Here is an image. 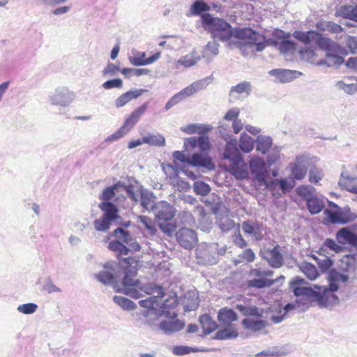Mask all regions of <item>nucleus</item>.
I'll list each match as a JSON object with an SVG mask.
<instances>
[{
  "instance_id": "2eb2a0df",
  "label": "nucleus",
  "mask_w": 357,
  "mask_h": 357,
  "mask_svg": "<svg viewBox=\"0 0 357 357\" xmlns=\"http://www.w3.org/2000/svg\"><path fill=\"white\" fill-rule=\"evenodd\" d=\"M178 243L185 249L192 248L197 242L195 231L191 229L182 227L176 234Z\"/></svg>"
},
{
  "instance_id": "3c124183",
  "label": "nucleus",
  "mask_w": 357,
  "mask_h": 357,
  "mask_svg": "<svg viewBox=\"0 0 357 357\" xmlns=\"http://www.w3.org/2000/svg\"><path fill=\"white\" fill-rule=\"evenodd\" d=\"M119 186H120V184L116 183L105 188L100 197V199L104 202H109L116 195V193L119 192Z\"/></svg>"
},
{
  "instance_id": "6e6d98bb",
  "label": "nucleus",
  "mask_w": 357,
  "mask_h": 357,
  "mask_svg": "<svg viewBox=\"0 0 357 357\" xmlns=\"http://www.w3.org/2000/svg\"><path fill=\"white\" fill-rule=\"evenodd\" d=\"M113 236L119 239H121L126 245L132 241L133 238L128 231L121 227L116 228L113 231Z\"/></svg>"
},
{
  "instance_id": "0eeeda50",
  "label": "nucleus",
  "mask_w": 357,
  "mask_h": 357,
  "mask_svg": "<svg viewBox=\"0 0 357 357\" xmlns=\"http://www.w3.org/2000/svg\"><path fill=\"white\" fill-rule=\"evenodd\" d=\"M148 108V102H145L135 109L125 120L123 125L116 132L108 136L105 141L108 142H115L126 135L139 121L140 117L145 113Z\"/></svg>"
},
{
  "instance_id": "f257e3e1",
  "label": "nucleus",
  "mask_w": 357,
  "mask_h": 357,
  "mask_svg": "<svg viewBox=\"0 0 357 357\" xmlns=\"http://www.w3.org/2000/svg\"><path fill=\"white\" fill-rule=\"evenodd\" d=\"M202 25L210 33L213 40L226 42L235 38L229 45L238 48L243 56H248L255 52H262L267 46L266 37L250 27L232 28L225 19L213 17L210 13L202 15Z\"/></svg>"
},
{
  "instance_id": "4468645a",
  "label": "nucleus",
  "mask_w": 357,
  "mask_h": 357,
  "mask_svg": "<svg viewBox=\"0 0 357 357\" xmlns=\"http://www.w3.org/2000/svg\"><path fill=\"white\" fill-rule=\"evenodd\" d=\"M158 221L167 222L173 219L176 211L174 208L165 201H160L155 203L153 211Z\"/></svg>"
},
{
  "instance_id": "e2e57ef3",
  "label": "nucleus",
  "mask_w": 357,
  "mask_h": 357,
  "mask_svg": "<svg viewBox=\"0 0 357 357\" xmlns=\"http://www.w3.org/2000/svg\"><path fill=\"white\" fill-rule=\"evenodd\" d=\"M274 283V280H267L264 278H255L250 280L249 285L252 287L259 289L270 287Z\"/></svg>"
},
{
  "instance_id": "09e8293b",
  "label": "nucleus",
  "mask_w": 357,
  "mask_h": 357,
  "mask_svg": "<svg viewBox=\"0 0 357 357\" xmlns=\"http://www.w3.org/2000/svg\"><path fill=\"white\" fill-rule=\"evenodd\" d=\"M239 147L244 153L250 152L254 148L252 138L246 133L242 134L239 140Z\"/></svg>"
},
{
  "instance_id": "79ce46f5",
  "label": "nucleus",
  "mask_w": 357,
  "mask_h": 357,
  "mask_svg": "<svg viewBox=\"0 0 357 357\" xmlns=\"http://www.w3.org/2000/svg\"><path fill=\"white\" fill-rule=\"evenodd\" d=\"M266 186L271 190H273L274 188L278 186L283 193L289 192L294 188V185L284 178L274 179L269 183H267Z\"/></svg>"
},
{
  "instance_id": "c756f323",
  "label": "nucleus",
  "mask_w": 357,
  "mask_h": 357,
  "mask_svg": "<svg viewBox=\"0 0 357 357\" xmlns=\"http://www.w3.org/2000/svg\"><path fill=\"white\" fill-rule=\"evenodd\" d=\"M153 193L146 189L140 190V204L147 211L152 212L155 206Z\"/></svg>"
},
{
  "instance_id": "6e6552de",
  "label": "nucleus",
  "mask_w": 357,
  "mask_h": 357,
  "mask_svg": "<svg viewBox=\"0 0 357 357\" xmlns=\"http://www.w3.org/2000/svg\"><path fill=\"white\" fill-rule=\"evenodd\" d=\"M340 274V273L335 269H331L328 275V286H319L328 307L339 303V298L335 292L339 289L337 282H339Z\"/></svg>"
},
{
  "instance_id": "6ab92c4d",
  "label": "nucleus",
  "mask_w": 357,
  "mask_h": 357,
  "mask_svg": "<svg viewBox=\"0 0 357 357\" xmlns=\"http://www.w3.org/2000/svg\"><path fill=\"white\" fill-rule=\"evenodd\" d=\"M261 257L266 259L271 266L280 268L283 264V257L280 251V246L276 245L271 250H266L261 252Z\"/></svg>"
},
{
  "instance_id": "052dcab7",
  "label": "nucleus",
  "mask_w": 357,
  "mask_h": 357,
  "mask_svg": "<svg viewBox=\"0 0 357 357\" xmlns=\"http://www.w3.org/2000/svg\"><path fill=\"white\" fill-rule=\"evenodd\" d=\"M193 189L197 195L205 196L208 195L211 190L210 186L203 181H196L194 183Z\"/></svg>"
},
{
  "instance_id": "72a5a7b5",
  "label": "nucleus",
  "mask_w": 357,
  "mask_h": 357,
  "mask_svg": "<svg viewBox=\"0 0 357 357\" xmlns=\"http://www.w3.org/2000/svg\"><path fill=\"white\" fill-rule=\"evenodd\" d=\"M210 10V6L202 1H195L186 13L187 17L202 15Z\"/></svg>"
},
{
  "instance_id": "f8f14e48",
  "label": "nucleus",
  "mask_w": 357,
  "mask_h": 357,
  "mask_svg": "<svg viewBox=\"0 0 357 357\" xmlns=\"http://www.w3.org/2000/svg\"><path fill=\"white\" fill-rule=\"evenodd\" d=\"M213 213L215 215L216 222L219 228L224 232H227L235 226V222L229 217V211L225 206H214Z\"/></svg>"
},
{
  "instance_id": "680f3d73",
  "label": "nucleus",
  "mask_w": 357,
  "mask_h": 357,
  "mask_svg": "<svg viewBox=\"0 0 357 357\" xmlns=\"http://www.w3.org/2000/svg\"><path fill=\"white\" fill-rule=\"evenodd\" d=\"M112 221L102 216L93 222L95 229L99 231H107L111 225Z\"/></svg>"
},
{
  "instance_id": "a878e982",
  "label": "nucleus",
  "mask_w": 357,
  "mask_h": 357,
  "mask_svg": "<svg viewBox=\"0 0 357 357\" xmlns=\"http://www.w3.org/2000/svg\"><path fill=\"white\" fill-rule=\"evenodd\" d=\"M160 57V52H158L151 56L146 59L145 52H139L137 56H130V63L135 66H146L154 63Z\"/></svg>"
},
{
  "instance_id": "39448f33",
  "label": "nucleus",
  "mask_w": 357,
  "mask_h": 357,
  "mask_svg": "<svg viewBox=\"0 0 357 357\" xmlns=\"http://www.w3.org/2000/svg\"><path fill=\"white\" fill-rule=\"evenodd\" d=\"M122 271L124 274L122 280L123 288L117 291L134 298H139L141 294L138 289L142 290V285L141 282L135 278L137 268L134 266L129 265Z\"/></svg>"
},
{
  "instance_id": "9b49d317",
  "label": "nucleus",
  "mask_w": 357,
  "mask_h": 357,
  "mask_svg": "<svg viewBox=\"0 0 357 357\" xmlns=\"http://www.w3.org/2000/svg\"><path fill=\"white\" fill-rule=\"evenodd\" d=\"M336 241L341 245H357V224L340 229L335 234Z\"/></svg>"
},
{
  "instance_id": "c85d7f7f",
  "label": "nucleus",
  "mask_w": 357,
  "mask_h": 357,
  "mask_svg": "<svg viewBox=\"0 0 357 357\" xmlns=\"http://www.w3.org/2000/svg\"><path fill=\"white\" fill-rule=\"evenodd\" d=\"M335 16L357 22V5H344L341 6L336 10Z\"/></svg>"
},
{
  "instance_id": "2f4dec72",
  "label": "nucleus",
  "mask_w": 357,
  "mask_h": 357,
  "mask_svg": "<svg viewBox=\"0 0 357 357\" xmlns=\"http://www.w3.org/2000/svg\"><path fill=\"white\" fill-rule=\"evenodd\" d=\"M282 37L284 39L280 43H276L275 45L277 46L278 49L279 50L281 54H293L296 50V43L292 40L287 39L289 37V33H287L286 35L284 32H282Z\"/></svg>"
},
{
  "instance_id": "393cba45",
  "label": "nucleus",
  "mask_w": 357,
  "mask_h": 357,
  "mask_svg": "<svg viewBox=\"0 0 357 357\" xmlns=\"http://www.w3.org/2000/svg\"><path fill=\"white\" fill-rule=\"evenodd\" d=\"M184 326L185 322L177 319H172L169 321H162L159 324V328L167 335L178 332L182 330Z\"/></svg>"
},
{
  "instance_id": "5fc2aeb1",
  "label": "nucleus",
  "mask_w": 357,
  "mask_h": 357,
  "mask_svg": "<svg viewBox=\"0 0 357 357\" xmlns=\"http://www.w3.org/2000/svg\"><path fill=\"white\" fill-rule=\"evenodd\" d=\"M255 259V254L253 250L250 248H248L244 250L239 255L238 259H236L234 263L236 265L243 262V261H245L248 263H251L254 261Z\"/></svg>"
},
{
  "instance_id": "4be33fe9",
  "label": "nucleus",
  "mask_w": 357,
  "mask_h": 357,
  "mask_svg": "<svg viewBox=\"0 0 357 357\" xmlns=\"http://www.w3.org/2000/svg\"><path fill=\"white\" fill-rule=\"evenodd\" d=\"M178 302L177 298L175 296L170 297L166 299L164 302L159 303V312L158 313L160 316H164L167 318L174 319L176 317L177 314L172 311L177 306Z\"/></svg>"
},
{
  "instance_id": "c9c22d12",
  "label": "nucleus",
  "mask_w": 357,
  "mask_h": 357,
  "mask_svg": "<svg viewBox=\"0 0 357 357\" xmlns=\"http://www.w3.org/2000/svg\"><path fill=\"white\" fill-rule=\"evenodd\" d=\"M307 207L312 215L320 213L325 207L323 199L319 198L317 195L312 198L307 199Z\"/></svg>"
},
{
  "instance_id": "de8ad7c7",
  "label": "nucleus",
  "mask_w": 357,
  "mask_h": 357,
  "mask_svg": "<svg viewBox=\"0 0 357 357\" xmlns=\"http://www.w3.org/2000/svg\"><path fill=\"white\" fill-rule=\"evenodd\" d=\"M325 249H329L335 253H341L344 251V248L342 245L337 243L335 240L332 238H326L323 243L320 251L324 252Z\"/></svg>"
},
{
  "instance_id": "f03ea898",
  "label": "nucleus",
  "mask_w": 357,
  "mask_h": 357,
  "mask_svg": "<svg viewBox=\"0 0 357 357\" xmlns=\"http://www.w3.org/2000/svg\"><path fill=\"white\" fill-rule=\"evenodd\" d=\"M305 283V280L300 277H296L290 281L289 287L292 289L294 294L296 297L312 298V301H316L317 304L319 307H328V306L319 286L314 285L313 287H301V285L304 284Z\"/></svg>"
},
{
  "instance_id": "0e129e2a",
  "label": "nucleus",
  "mask_w": 357,
  "mask_h": 357,
  "mask_svg": "<svg viewBox=\"0 0 357 357\" xmlns=\"http://www.w3.org/2000/svg\"><path fill=\"white\" fill-rule=\"evenodd\" d=\"M200 59L199 56H196L194 52H192L190 55H186L185 56L182 57L178 63L185 67H190L194 66L197 63V61Z\"/></svg>"
},
{
  "instance_id": "ea45409f",
  "label": "nucleus",
  "mask_w": 357,
  "mask_h": 357,
  "mask_svg": "<svg viewBox=\"0 0 357 357\" xmlns=\"http://www.w3.org/2000/svg\"><path fill=\"white\" fill-rule=\"evenodd\" d=\"M218 40L209 41L204 47L205 50L203 52L202 56L208 61H210L213 57L216 56L219 54V44L217 43Z\"/></svg>"
},
{
  "instance_id": "9d476101",
  "label": "nucleus",
  "mask_w": 357,
  "mask_h": 357,
  "mask_svg": "<svg viewBox=\"0 0 357 357\" xmlns=\"http://www.w3.org/2000/svg\"><path fill=\"white\" fill-rule=\"evenodd\" d=\"M249 169L255 181L260 184L267 185L268 170L266 163L262 158L259 156L251 158L249 162Z\"/></svg>"
},
{
  "instance_id": "5701e85b",
  "label": "nucleus",
  "mask_w": 357,
  "mask_h": 357,
  "mask_svg": "<svg viewBox=\"0 0 357 357\" xmlns=\"http://www.w3.org/2000/svg\"><path fill=\"white\" fill-rule=\"evenodd\" d=\"M303 161L304 157L298 156L296 161L290 164L291 176L293 179L301 180L305 176L307 167Z\"/></svg>"
},
{
  "instance_id": "473e14b6",
  "label": "nucleus",
  "mask_w": 357,
  "mask_h": 357,
  "mask_svg": "<svg viewBox=\"0 0 357 357\" xmlns=\"http://www.w3.org/2000/svg\"><path fill=\"white\" fill-rule=\"evenodd\" d=\"M99 208L104 212L102 216L112 222L119 218L117 207L109 202H103L100 203L99 204Z\"/></svg>"
},
{
  "instance_id": "13d9d810",
  "label": "nucleus",
  "mask_w": 357,
  "mask_h": 357,
  "mask_svg": "<svg viewBox=\"0 0 357 357\" xmlns=\"http://www.w3.org/2000/svg\"><path fill=\"white\" fill-rule=\"evenodd\" d=\"M108 248L123 255H127L129 248L119 241H112L108 245Z\"/></svg>"
},
{
  "instance_id": "a18cd8bd",
  "label": "nucleus",
  "mask_w": 357,
  "mask_h": 357,
  "mask_svg": "<svg viewBox=\"0 0 357 357\" xmlns=\"http://www.w3.org/2000/svg\"><path fill=\"white\" fill-rule=\"evenodd\" d=\"M242 324L245 328L257 332L265 327L266 322L261 319L246 318L242 321Z\"/></svg>"
},
{
  "instance_id": "69168bd1",
  "label": "nucleus",
  "mask_w": 357,
  "mask_h": 357,
  "mask_svg": "<svg viewBox=\"0 0 357 357\" xmlns=\"http://www.w3.org/2000/svg\"><path fill=\"white\" fill-rule=\"evenodd\" d=\"M138 220L141 223L144 225V226L147 229L149 234L151 235H155L156 232V229L155 227V225L153 222L152 220L144 215H139L138 217Z\"/></svg>"
},
{
  "instance_id": "49530a36",
  "label": "nucleus",
  "mask_w": 357,
  "mask_h": 357,
  "mask_svg": "<svg viewBox=\"0 0 357 357\" xmlns=\"http://www.w3.org/2000/svg\"><path fill=\"white\" fill-rule=\"evenodd\" d=\"M300 269L311 280H315L319 275L317 268L310 263H302L300 266Z\"/></svg>"
},
{
  "instance_id": "423d86ee",
  "label": "nucleus",
  "mask_w": 357,
  "mask_h": 357,
  "mask_svg": "<svg viewBox=\"0 0 357 357\" xmlns=\"http://www.w3.org/2000/svg\"><path fill=\"white\" fill-rule=\"evenodd\" d=\"M148 108V102H145L135 109L125 120L123 125L116 132L108 136L105 141L108 142H115L126 135L139 121L140 117L145 113Z\"/></svg>"
},
{
  "instance_id": "b1692460",
  "label": "nucleus",
  "mask_w": 357,
  "mask_h": 357,
  "mask_svg": "<svg viewBox=\"0 0 357 357\" xmlns=\"http://www.w3.org/2000/svg\"><path fill=\"white\" fill-rule=\"evenodd\" d=\"M146 91V89H131L118 97L114 101V105L116 108L123 107L132 100L137 98Z\"/></svg>"
},
{
  "instance_id": "412c9836",
  "label": "nucleus",
  "mask_w": 357,
  "mask_h": 357,
  "mask_svg": "<svg viewBox=\"0 0 357 357\" xmlns=\"http://www.w3.org/2000/svg\"><path fill=\"white\" fill-rule=\"evenodd\" d=\"M118 184H120V186H119V192H124L130 199L135 203L138 202L136 192L138 190L139 186L137 180L133 178H129L128 183L119 181Z\"/></svg>"
},
{
  "instance_id": "8fccbe9b",
  "label": "nucleus",
  "mask_w": 357,
  "mask_h": 357,
  "mask_svg": "<svg viewBox=\"0 0 357 357\" xmlns=\"http://www.w3.org/2000/svg\"><path fill=\"white\" fill-rule=\"evenodd\" d=\"M296 192L298 196L303 198L306 202L307 199L316 195L315 188L312 185H301L296 188Z\"/></svg>"
},
{
  "instance_id": "dca6fc26",
  "label": "nucleus",
  "mask_w": 357,
  "mask_h": 357,
  "mask_svg": "<svg viewBox=\"0 0 357 357\" xmlns=\"http://www.w3.org/2000/svg\"><path fill=\"white\" fill-rule=\"evenodd\" d=\"M325 213L328 214L331 222L333 224H347L357 219V215L352 213L349 207L344 208L342 211L331 212L326 209Z\"/></svg>"
},
{
  "instance_id": "774afa93",
  "label": "nucleus",
  "mask_w": 357,
  "mask_h": 357,
  "mask_svg": "<svg viewBox=\"0 0 357 357\" xmlns=\"http://www.w3.org/2000/svg\"><path fill=\"white\" fill-rule=\"evenodd\" d=\"M336 86L339 89L343 90L344 92L349 94H353L357 91L356 84H348L344 81H340L337 83Z\"/></svg>"
},
{
  "instance_id": "20e7f679",
  "label": "nucleus",
  "mask_w": 357,
  "mask_h": 357,
  "mask_svg": "<svg viewBox=\"0 0 357 357\" xmlns=\"http://www.w3.org/2000/svg\"><path fill=\"white\" fill-rule=\"evenodd\" d=\"M292 36L299 42L306 45H315L320 49H329L335 47V42L317 31L310 30L307 31L296 30L293 32Z\"/></svg>"
},
{
  "instance_id": "7c9ffc66",
  "label": "nucleus",
  "mask_w": 357,
  "mask_h": 357,
  "mask_svg": "<svg viewBox=\"0 0 357 357\" xmlns=\"http://www.w3.org/2000/svg\"><path fill=\"white\" fill-rule=\"evenodd\" d=\"M236 313L231 309L224 307L219 310L218 319L223 326H233L231 322L237 320Z\"/></svg>"
},
{
  "instance_id": "1a4fd4ad",
  "label": "nucleus",
  "mask_w": 357,
  "mask_h": 357,
  "mask_svg": "<svg viewBox=\"0 0 357 357\" xmlns=\"http://www.w3.org/2000/svg\"><path fill=\"white\" fill-rule=\"evenodd\" d=\"M104 268L105 270L96 273L95 278L105 285L115 286L118 283L117 273L121 271V267L116 262H107Z\"/></svg>"
},
{
  "instance_id": "a19ab883",
  "label": "nucleus",
  "mask_w": 357,
  "mask_h": 357,
  "mask_svg": "<svg viewBox=\"0 0 357 357\" xmlns=\"http://www.w3.org/2000/svg\"><path fill=\"white\" fill-rule=\"evenodd\" d=\"M199 307L198 297L193 292H188L185 295L183 307L185 312L197 310Z\"/></svg>"
},
{
  "instance_id": "cd10ccee",
  "label": "nucleus",
  "mask_w": 357,
  "mask_h": 357,
  "mask_svg": "<svg viewBox=\"0 0 357 357\" xmlns=\"http://www.w3.org/2000/svg\"><path fill=\"white\" fill-rule=\"evenodd\" d=\"M357 254L346 255L339 261V268L344 272H354L357 266Z\"/></svg>"
},
{
  "instance_id": "f704fd0d",
  "label": "nucleus",
  "mask_w": 357,
  "mask_h": 357,
  "mask_svg": "<svg viewBox=\"0 0 357 357\" xmlns=\"http://www.w3.org/2000/svg\"><path fill=\"white\" fill-rule=\"evenodd\" d=\"M317 29L320 31H328L331 33H340L343 31V28L331 21L319 20L316 24Z\"/></svg>"
},
{
  "instance_id": "4d7b16f0",
  "label": "nucleus",
  "mask_w": 357,
  "mask_h": 357,
  "mask_svg": "<svg viewBox=\"0 0 357 357\" xmlns=\"http://www.w3.org/2000/svg\"><path fill=\"white\" fill-rule=\"evenodd\" d=\"M251 89L252 86L250 82L244 81L232 86L230 90V93L231 94L234 92L237 93H245L246 95L248 96L250 93Z\"/></svg>"
},
{
  "instance_id": "7ed1b4c3",
  "label": "nucleus",
  "mask_w": 357,
  "mask_h": 357,
  "mask_svg": "<svg viewBox=\"0 0 357 357\" xmlns=\"http://www.w3.org/2000/svg\"><path fill=\"white\" fill-rule=\"evenodd\" d=\"M223 158L230 162L229 172L237 179L248 178L247 165L238 150L234 145L227 144L223 153Z\"/></svg>"
},
{
  "instance_id": "a211bd4d",
  "label": "nucleus",
  "mask_w": 357,
  "mask_h": 357,
  "mask_svg": "<svg viewBox=\"0 0 357 357\" xmlns=\"http://www.w3.org/2000/svg\"><path fill=\"white\" fill-rule=\"evenodd\" d=\"M335 47L329 49H322L326 51V58L319 62V64H325L328 67H338L344 62L342 56L337 54L340 49L339 45L335 42Z\"/></svg>"
},
{
  "instance_id": "bb28decb",
  "label": "nucleus",
  "mask_w": 357,
  "mask_h": 357,
  "mask_svg": "<svg viewBox=\"0 0 357 357\" xmlns=\"http://www.w3.org/2000/svg\"><path fill=\"white\" fill-rule=\"evenodd\" d=\"M185 147L190 146L191 148L198 147L202 151H206L210 148V143L208 137L206 135H200L199 137H192L188 138L184 142Z\"/></svg>"
},
{
  "instance_id": "bf43d9fd",
  "label": "nucleus",
  "mask_w": 357,
  "mask_h": 357,
  "mask_svg": "<svg viewBox=\"0 0 357 357\" xmlns=\"http://www.w3.org/2000/svg\"><path fill=\"white\" fill-rule=\"evenodd\" d=\"M313 258L317 261L321 272L328 271L333 265V261L328 257L324 256L322 259H319L314 256Z\"/></svg>"
},
{
  "instance_id": "864d4df0",
  "label": "nucleus",
  "mask_w": 357,
  "mask_h": 357,
  "mask_svg": "<svg viewBox=\"0 0 357 357\" xmlns=\"http://www.w3.org/2000/svg\"><path fill=\"white\" fill-rule=\"evenodd\" d=\"M146 293L148 294H153L151 297H155L157 303H160L158 299L162 298L165 295L163 288L155 283L149 284Z\"/></svg>"
},
{
  "instance_id": "338daca9",
  "label": "nucleus",
  "mask_w": 357,
  "mask_h": 357,
  "mask_svg": "<svg viewBox=\"0 0 357 357\" xmlns=\"http://www.w3.org/2000/svg\"><path fill=\"white\" fill-rule=\"evenodd\" d=\"M38 309V305L33 303H29L20 305L17 310L19 312L24 314H33Z\"/></svg>"
},
{
  "instance_id": "e433bc0d",
  "label": "nucleus",
  "mask_w": 357,
  "mask_h": 357,
  "mask_svg": "<svg viewBox=\"0 0 357 357\" xmlns=\"http://www.w3.org/2000/svg\"><path fill=\"white\" fill-rule=\"evenodd\" d=\"M341 177L338 182L339 185L350 192L357 194V183L352 184V182L357 181V177L346 176L344 172H342Z\"/></svg>"
},
{
  "instance_id": "aec40b11",
  "label": "nucleus",
  "mask_w": 357,
  "mask_h": 357,
  "mask_svg": "<svg viewBox=\"0 0 357 357\" xmlns=\"http://www.w3.org/2000/svg\"><path fill=\"white\" fill-rule=\"evenodd\" d=\"M268 74L275 77L281 83L291 82L301 75V73L297 70L289 69H273L268 72Z\"/></svg>"
},
{
  "instance_id": "37998d69",
  "label": "nucleus",
  "mask_w": 357,
  "mask_h": 357,
  "mask_svg": "<svg viewBox=\"0 0 357 357\" xmlns=\"http://www.w3.org/2000/svg\"><path fill=\"white\" fill-rule=\"evenodd\" d=\"M272 145V139L270 137L259 135L256 139V149L257 151L265 154Z\"/></svg>"
},
{
  "instance_id": "ddd939ff",
  "label": "nucleus",
  "mask_w": 357,
  "mask_h": 357,
  "mask_svg": "<svg viewBox=\"0 0 357 357\" xmlns=\"http://www.w3.org/2000/svg\"><path fill=\"white\" fill-rule=\"evenodd\" d=\"M73 93L66 87L56 88L54 92L50 96L49 100L53 105L61 107L68 106L73 100Z\"/></svg>"
},
{
  "instance_id": "58836bf2",
  "label": "nucleus",
  "mask_w": 357,
  "mask_h": 357,
  "mask_svg": "<svg viewBox=\"0 0 357 357\" xmlns=\"http://www.w3.org/2000/svg\"><path fill=\"white\" fill-rule=\"evenodd\" d=\"M223 329L218 331L215 334L216 340H229L234 339L238 335V333L234 326H225Z\"/></svg>"
},
{
  "instance_id": "f3484780",
  "label": "nucleus",
  "mask_w": 357,
  "mask_h": 357,
  "mask_svg": "<svg viewBox=\"0 0 357 357\" xmlns=\"http://www.w3.org/2000/svg\"><path fill=\"white\" fill-rule=\"evenodd\" d=\"M189 165L203 168L206 171H212L215 168L212 158L208 153L204 152L193 153L189 160Z\"/></svg>"
},
{
  "instance_id": "4c0bfd02",
  "label": "nucleus",
  "mask_w": 357,
  "mask_h": 357,
  "mask_svg": "<svg viewBox=\"0 0 357 357\" xmlns=\"http://www.w3.org/2000/svg\"><path fill=\"white\" fill-rule=\"evenodd\" d=\"M199 321L205 335L211 333L218 328V324L207 314L200 316Z\"/></svg>"
},
{
  "instance_id": "c03bdc74",
  "label": "nucleus",
  "mask_w": 357,
  "mask_h": 357,
  "mask_svg": "<svg viewBox=\"0 0 357 357\" xmlns=\"http://www.w3.org/2000/svg\"><path fill=\"white\" fill-rule=\"evenodd\" d=\"M142 142L150 146H163L165 145V137L160 134L149 133L142 137Z\"/></svg>"
},
{
  "instance_id": "603ef678",
  "label": "nucleus",
  "mask_w": 357,
  "mask_h": 357,
  "mask_svg": "<svg viewBox=\"0 0 357 357\" xmlns=\"http://www.w3.org/2000/svg\"><path fill=\"white\" fill-rule=\"evenodd\" d=\"M113 301L118 305L121 306L123 310H132L136 308L135 303L126 297L121 296H114L113 297Z\"/></svg>"
}]
</instances>
